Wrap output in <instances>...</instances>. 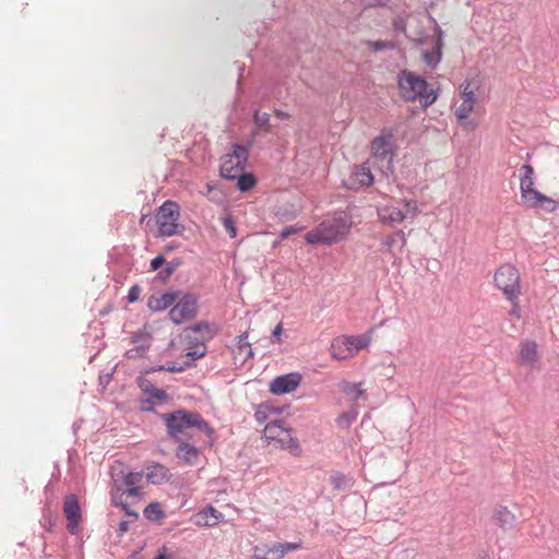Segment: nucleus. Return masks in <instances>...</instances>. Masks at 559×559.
<instances>
[{
    "instance_id": "f257e3e1",
    "label": "nucleus",
    "mask_w": 559,
    "mask_h": 559,
    "mask_svg": "<svg viewBox=\"0 0 559 559\" xmlns=\"http://www.w3.org/2000/svg\"><path fill=\"white\" fill-rule=\"evenodd\" d=\"M164 421L168 437L178 443L175 450V456L188 466L197 465L200 456V449L189 443L182 437L186 429L195 428L203 432L207 438V443L212 445L215 440V430L198 412L179 408L168 414H159Z\"/></svg>"
},
{
    "instance_id": "f03ea898",
    "label": "nucleus",
    "mask_w": 559,
    "mask_h": 559,
    "mask_svg": "<svg viewBox=\"0 0 559 559\" xmlns=\"http://www.w3.org/2000/svg\"><path fill=\"white\" fill-rule=\"evenodd\" d=\"M180 218V206L176 201L166 200L156 210L154 216L142 214L140 224L145 225V228L153 230L155 227L157 237H171L180 233L179 221Z\"/></svg>"
},
{
    "instance_id": "7ed1b4c3",
    "label": "nucleus",
    "mask_w": 559,
    "mask_h": 559,
    "mask_svg": "<svg viewBox=\"0 0 559 559\" xmlns=\"http://www.w3.org/2000/svg\"><path fill=\"white\" fill-rule=\"evenodd\" d=\"M399 87L404 91L403 97L408 102L420 100L424 107L431 106L438 98V91L430 88L428 82L407 70L399 74Z\"/></svg>"
},
{
    "instance_id": "20e7f679",
    "label": "nucleus",
    "mask_w": 559,
    "mask_h": 559,
    "mask_svg": "<svg viewBox=\"0 0 559 559\" xmlns=\"http://www.w3.org/2000/svg\"><path fill=\"white\" fill-rule=\"evenodd\" d=\"M493 284L507 300L518 299L521 295L520 272L512 264H503L495 272Z\"/></svg>"
},
{
    "instance_id": "39448f33",
    "label": "nucleus",
    "mask_w": 559,
    "mask_h": 559,
    "mask_svg": "<svg viewBox=\"0 0 559 559\" xmlns=\"http://www.w3.org/2000/svg\"><path fill=\"white\" fill-rule=\"evenodd\" d=\"M198 312V296L193 293H186L181 290L179 298L168 312V318L175 325H180L197 318Z\"/></svg>"
},
{
    "instance_id": "423d86ee",
    "label": "nucleus",
    "mask_w": 559,
    "mask_h": 559,
    "mask_svg": "<svg viewBox=\"0 0 559 559\" xmlns=\"http://www.w3.org/2000/svg\"><path fill=\"white\" fill-rule=\"evenodd\" d=\"M370 341L368 334L336 337L331 344V356L337 360L346 359L354 353L368 347Z\"/></svg>"
},
{
    "instance_id": "0eeeda50",
    "label": "nucleus",
    "mask_w": 559,
    "mask_h": 559,
    "mask_svg": "<svg viewBox=\"0 0 559 559\" xmlns=\"http://www.w3.org/2000/svg\"><path fill=\"white\" fill-rule=\"evenodd\" d=\"M218 326L215 322L199 321L183 329L182 335L185 340L195 346H204L218 334Z\"/></svg>"
},
{
    "instance_id": "6e6552de",
    "label": "nucleus",
    "mask_w": 559,
    "mask_h": 559,
    "mask_svg": "<svg viewBox=\"0 0 559 559\" xmlns=\"http://www.w3.org/2000/svg\"><path fill=\"white\" fill-rule=\"evenodd\" d=\"M326 237L334 239V243L341 240L352 227V217L346 212H338L332 219L323 221L320 223Z\"/></svg>"
},
{
    "instance_id": "1a4fd4ad",
    "label": "nucleus",
    "mask_w": 559,
    "mask_h": 559,
    "mask_svg": "<svg viewBox=\"0 0 559 559\" xmlns=\"http://www.w3.org/2000/svg\"><path fill=\"white\" fill-rule=\"evenodd\" d=\"M144 472H127L120 471L112 475L115 481V488L118 491L126 492L128 496H140V488L138 484H140L143 479Z\"/></svg>"
},
{
    "instance_id": "9d476101",
    "label": "nucleus",
    "mask_w": 559,
    "mask_h": 559,
    "mask_svg": "<svg viewBox=\"0 0 559 559\" xmlns=\"http://www.w3.org/2000/svg\"><path fill=\"white\" fill-rule=\"evenodd\" d=\"M301 382L299 372H289L275 377L270 382V392L274 395H285L295 391Z\"/></svg>"
},
{
    "instance_id": "9b49d317",
    "label": "nucleus",
    "mask_w": 559,
    "mask_h": 559,
    "mask_svg": "<svg viewBox=\"0 0 559 559\" xmlns=\"http://www.w3.org/2000/svg\"><path fill=\"white\" fill-rule=\"evenodd\" d=\"M63 512L67 518V528L71 535H75L79 532V525L82 519V511L79 503V499L75 495H68L64 498Z\"/></svg>"
},
{
    "instance_id": "f8f14e48",
    "label": "nucleus",
    "mask_w": 559,
    "mask_h": 559,
    "mask_svg": "<svg viewBox=\"0 0 559 559\" xmlns=\"http://www.w3.org/2000/svg\"><path fill=\"white\" fill-rule=\"evenodd\" d=\"M393 138V133L388 131L385 134L382 133L379 136H376L371 142V150L373 156L380 158L382 160H392L394 146L391 143Z\"/></svg>"
},
{
    "instance_id": "ddd939ff",
    "label": "nucleus",
    "mask_w": 559,
    "mask_h": 559,
    "mask_svg": "<svg viewBox=\"0 0 559 559\" xmlns=\"http://www.w3.org/2000/svg\"><path fill=\"white\" fill-rule=\"evenodd\" d=\"M535 170L531 164H524L520 168V192L522 201H530L534 192L538 190L534 188Z\"/></svg>"
},
{
    "instance_id": "4468645a",
    "label": "nucleus",
    "mask_w": 559,
    "mask_h": 559,
    "mask_svg": "<svg viewBox=\"0 0 559 559\" xmlns=\"http://www.w3.org/2000/svg\"><path fill=\"white\" fill-rule=\"evenodd\" d=\"M181 294L180 289H169L160 296L152 295L147 300V308L153 312H160L171 307Z\"/></svg>"
},
{
    "instance_id": "2eb2a0df",
    "label": "nucleus",
    "mask_w": 559,
    "mask_h": 559,
    "mask_svg": "<svg viewBox=\"0 0 559 559\" xmlns=\"http://www.w3.org/2000/svg\"><path fill=\"white\" fill-rule=\"evenodd\" d=\"M225 515L211 504L199 511L194 515V523L199 526L213 527L223 522Z\"/></svg>"
},
{
    "instance_id": "dca6fc26",
    "label": "nucleus",
    "mask_w": 559,
    "mask_h": 559,
    "mask_svg": "<svg viewBox=\"0 0 559 559\" xmlns=\"http://www.w3.org/2000/svg\"><path fill=\"white\" fill-rule=\"evenodd\" d=\"M146 479L153 485H162L170 481L173 474L168 467L158 462H151L146 466Z\"/></svg>"
},
{
    "instance_id": "f3484780",
    "label": "nucleus",
    "mask_w": 559,
    "mask_h": 559,
    "mask_svg": "<svg viewBox=\"0 0 559 559\" xmlns=\"http://www.w3.org/2000/svg\"><path fill=\"white\" fill-rule=\"evenodd\" d=\"M435 33L437 35V39H436L433 48L431 50H425L423 52L424 61L431 69H436L438 67V64L440 63V61L442 59V48H443V41H442L443 32H442V29L439 26H437L435 29Z\"/></svg>"
},
{
    "instance_id": "a211bd4d",
    "label": "nucleus",
    "mask_w": 559,
    "mask_h": 559,
    "mask_svg": "<svg viewBox=\"0 0 559 559\" xmlns=\"http://www.w3.org/2000/svg\"><path fill=\"white\" fill-rule=\"evenodd\" d=\"M523 203L530 209H540L547 213H554L559 206L558 201L547 197L540 191L534 192L530 201H524Z\"/></svg>"
},
{
    "instance_id": "6ab92c4d",
    "label": "nucleus",
    "mask_w": 559,
    "mask_h": 559,
    "mask_svg": "<svg viewBox=\"0 0 559 559\" xmlns=\"http://www.w3.org/2000/svg\"><path fill=\"white\" fill-rule=\"evenodd\" d=\"M397 242L401 246V250L407 243L406 235L402 229H399V230L394 231L393 234L383 237L381 240L382 248L385 249L389 253H391L392 257L394 258L393 264H395L396 261L399 260V258L396 257V254L393 250L394 246Z\"/></svg>"
},
{
    "instance_id": "aec40b11",
    "label": "nucleus",
    "mask_w": 559,
    "mask_h": 559,
    "mask_svg": "<svg viewBox=\"0 0 559 559\" xmlns=\"http://www.w3.org/2000/svg\"><path fill=\"white\" fill-rule=\"evenodd\" d=\"M285 431H292V427L284 419L271 420L263 429L264 437L273 441L280 440Z\"/></svg>"
},
{
    "instance_id": "412c9836",
    "label": "nucleus",
    "mask_w": 559,
    "mask_h": 559,
    "mask_svg": "<svg viewBox=\"0 0 559 559\" xmlns=\"http://www.w3.org/2000/svg\"><path fill=\"white\" fill-rule=\"evenodd\" d=\"M350 181L353 182L352 187H348L349 189L357 188L358 187H369L373 183L374 178L369 167L365 165H360L357 167L350 175Z\"/></svg>"
},
{
    "instance_id": "4be33fe9",
    "label": "nucleus",
    "mask_w": 559,
    "mask_h": 559,
    "mask_svg": "<svg viewBox=\"0 0 559 559\" xmlns=\"http://www.w3.org/2000/svg\"><path fill=\"white\" fill-rule=\"evenodd\" d=\"M283 412L284 407L274 406L269 401H265L254 406V419L258 424H263L271 415H278Z\"/></svg>"
},
{
    "instance_id": "5701e85b",
    "label": "nucleus",
    "mask_w": 559,
    "mask_h": 559,
    "mask_svg": "<svg viewBox=\"0 0 559 559\" xmlns=\"http://www.w3.org/2000/svg\"><path fill=\"white\" fill-rule=\"evenodd\" d=\"M276 442L282 450L288 451L293 456H301L302 449L300 447L299 440L293 435V430L285 431V436H282V438H280V440Z\"/></svg>"
},
{
    "instance_id": "b1692460",
    "label": "nucleus",
    "mask_w": 559,
    "mask_h": 559,
    "mask_svg": "<svg viewBox=\"0 0 559 559\" xmlns=\"http://www.w3.org/2000/svg\"><path fill=\"white\" fill-rule=\"evenodd\" d=\"M245 167V164L236 163L223 157L219 174L224 179L235 180L243 171Z\"/></svg>"
},
{
    "instance_id": "393cba45",
    "label": "nucleus",
    "mask_w": 559,
    "mask_h": 559,
    "mask_svg": "<svg viewBox=\"0 0 559 559\" xmlns=\"http://www.w3.org/2000/svg\"><path fill=\"white\" fill-rule=\"evenodd\" d=\"M474 108V104L462 102L461 105L455 110V116L461 123L466 129L474 130L476 128V122L469 118V114Z\"/></svg>"
},
{
    "instance_id": "a878e982",
    "label": "nucleus",
    "mask_w": 559,
    "mask_h": 559,
    "mask_svg": "<svg viewBox=\"0 0 559 559\" xmlns=\"http://www.w3.org/2000/svg\"><path fill=\"white\" fill-rule=\"evenodd\" d=\"M379 218L384 224L402 223L405 218L404 212L394 206H385L379 211Z\"/></svg>"
},
{
    "instance_id": "bb28decb",
    "label": "nucleus",
    "mask_w": 559,
    "mask_h": 559,
    "mask_svg": "<svg viewBox=\"0 0 559 559\" xmlns=\"http://www.w3.org/2000/svg\"><path fill=\"white\" fill-rule=\"evenodd\" d=\"M189 368H192L191 362L178 364L176 361H169L167 365H156L145 368L142 370V373H154L156 371L182 372Z\"/></svg>"
},
{
    "instance_id": "cd10ccee",
    "label": "nucleus",
    "mask_w": 559,
    "mask_h": 559,
    "mask_svg": "<svg viewBox=\"0 0 559 559\" xmlns=\"http://www.w3.org/2000/svg\"><path fill=\"white\" fill-rule=\"evenodd\" d=\"M493 519L497 522V524L503 528L508 530L511 528L514 525L515 516L508 510L507 507H498L495 510Z\"/></svg>"
},
{
    "instance_id": "c85d7f7f",
    "label": "nucleus",
    "mask_w": 559,
    "mask_h": 559,
    "mask_svg": "<svg viewBox=\"0 0 559 559\" xmlns=\"http://www.w3.org/2000/svg\"><path fill=\"white\" fill-rule=\"evenodd\" d=\"M305 239L307 243L310 245H328L331 246L334 243V239L331 237H326L324 230L322 229L321 224L313 230H310L306 234Z\"/></svg>"
},
{
    "instance_id": "c756f323",
    "label": "nucleus",
    "mask_w": 559,
    "mask_h": 559,
    "mask_svg": "<svg viewBox=\"0 0 559 559\" xmlns=\"http://www.w3.org/2000/svg\"><path fill=\"white\" fill-rule=\"evenodd\" d=\"M237 338H238V341H237V344L233 348V353L236 355L237 354L240 355V354L245 353V356L242 359V362H245L248 359L252 358L254 353H253V349H252L250 343L248 342V333L247 332L240 334Z\"/></svg>"
},
{
    "instance_id": "7c9ffc66",
    "label": "nucleus",
    "mask_w": 559,
    "mask_h": 559,
    "mask_svg": "<svg viewBox=\"0 0 559 559\" xmlns=\"http://www.w3.org/2000/svg\"><path fill=\"white\" fill-rule=\"evenodd\" d=\"M520 356L523 361L535 362L537 360V345L534 341H524L521 343Z\"/></svg>"
},
{
    "instance_id": "2f4dec72",
    "label": "nucleus",
    "mask_w": 559,
    "mask_h": 559,
    "mask_svg": "<svg viewBox=\"0 0 559 559\" xmlns=\"http://www.w3.org/2000/svg\"><path fill=\"white\" fill-rule=\"evenodd\" d=\"M235 180L240 192H248L257 186V177L252 173L242 171Z\"/></svg>"
},
{
    "instance_id": "473e14b6",
    "label": "nucleus",
    "mask_w": 559,
    "mask_h": 559,
    "mask_svg": "<svg viewBox=\"0 0 559 559\" xmlns=\"http://www.w3.org/2000/svg\"><path fill=\"white\" fill-rule=\"evenodd\" d=\"M183 261L180 258H175L170 261H166L165 266L158 271L156 275V280L160 282H166L178 267L182 265Z\"/></svg>"
},
{
    "instance_id": "72a5a7b5",
    "label": "nucleus",
    "mask_w": 559,
    "mask_h": 559,
    "mask_svg": "<svg viewBox=\"0 0 559 559\" xmlns=\"http://www.w3.org/2000/svg\"><path fill=\"white\" fill-rule=\"evenodd\" d=\"M358 409L356 407H350L348 411L343 412L335 419L336 426L342 429H348L353 423L357 419Z\"/></svg>"
},
{
    "instance_id": "f704fd0d",
    "label": "nucleus",
    "mask_w": 559,
    "mask_h": 559,
    "mask_svg": "<svg viewBox=\"0 0 559 559\" xmlns=\"http://www.w3.org/2000/svg\"><path fill=\"white\" fill-rule=\"evenodd\" d=\"M249 156V147L243 144L235 143L233 144V152L230 154H226L224 158L226 159H236V163H241L247 165Z\"/></svg>"
},
{
    "instance_id": "c9c22d12",
    "label": "nucleus",
    "mask_w": 559,
    "mask_h": 559,
    "mask_svg": "<svg viewBox=\"0 0 559 559\" xmlns=\"http://www.w3.org/2000/svg\"><path fill=\"white\" fill-rule=\"evenodd\" d=\"M57 518V514L51 510L50 506L46 503V506L43 508V514L40 520V524L44 527V530L49 533H53Z\"/></svg>"
},
{
    "instance_id": "e433bc0d",
    "label": "nucleus",
    "mask_w": 559,
    "mask_h": 559,
    "mask_svg": "<svg viewBox=\"0 0 559 559\" xmlns=\"http://www.w3.org/2000/svg\"><path fill=\"white\" fill-rule=\"evenodd\" d=\"M143 514L146 520L152 522H158L165 518V512L162 509L159 502L154 501L146 506L143 510Z\"/></svg>"
},
{
    "instance_id": "4c0bfd02",
    "label": "nucleus",
    "mask_w": 559,
    "mask_h": 559,
    "mask_svg": "<svg viewBox=\"0 0 559 559\" xmlns=\"http://www.w3.org/2000/svg\"><path fill=\"white\" fill-rule=\"evenodd\" d=\"M340 390L353 401H358L359 397L365 394L364 390L360 388V383H353L349 381H342L340 383Z\"/></svg>"
},
{
    "instance_id": "58836bf2",
    "label": "nucleus",
    "mask_w": 559,
    "mask_h": 559,
    "mask_svg": "<svg viewBox=\"0 0 559 559\" xmlns=\"http://www.w3.org/2000/svg\"><path fill=\"white\" fill-rule=\"evenodd\" d=\"M366 46L373 52L383 50H393L397 47V44L393 40H367Z\"/></svg>"
},
{
    "instance_id": "ea45409f",
    "label": "nucleus",
    "mask_w": 559,
    "mask_h": 559,
    "mask_svg": "<svg viewBox=\"0 0 559 559\" xmlns=\"http://www.w3.org/2000/svg\"><path fill=\"white\" fill-rule=\"evenodd\" d=\"M301 548V542L298 543H277L272 548V552H276L278 555V558L284 557L289 551H294Z\"/></svg>"
},
{
    "instance_id": "a19ab883",
    "label": "nucleus",
    "mask_w": 559,
    "mask_h": 559,
    "mask_svg": "<svg viewBox=\"0 0 559 559\" xmlns=\"http://www.w3.org/2000/svg\"><path fill=\"white\" fill-rule=\"evenodd\" d=\"M253 122L260 129L270 131V115L267 112H261L259 110H254Z\"/></svg>"
},
{
    "instance_id": "79ce46f5",
    "label": "nucleus",
    "mask_w": 559,
    "mask_h": 559,
    "mask_svg": "<svg viewBox=\"0 0 559 559\" xmlns=\"http://www.w3.org/2000/svg\"><path fill=\"white\" fill-rule=\"evenodd\" d=\"M146 373L140 372V374L135 378V383L139 386V389L143 392L144 395H147L155 385L153 382L145 378Z\"/></svg>"
},
{
    "instance_id": "37998d69",
    "label": "nucleus",
    "mask_w": 559,
    "mask_h": 559,
    "mask_svg": "<svg viewBox=\"0 0 559 559\" xmlns=\"http://www.w3.org/2000/svg\"><path fill=\"white\" fill-rule=\"evenodd\" d=\"M202 347L203 349L201 350L189 348L188 352L186 353L187 359L183 362H191L192 367H195V360L204 357L207 353L206 344H204V346Z\"/></svg>"
},
{
    "instance_id": "c03bdc74",
    "label": "nucleus",
    "mask_w": 559,
    "mask_h": 559,
    "mask_svg": "<svg viewBox=\"0 0 559 559\" xmlns=\"http://www.w3.org/2000/svg\"><path fill=\"white\" fill-rule=\"evenodd\" d=\"M147 396L154 401V403L164 404L170 400V396L163 389L154 388Z\"/></svg>"
},
{
    "instance_id": "a18cd8bd",
    "label": "nucleus",
    "mask_w": 559,
    "mask_h": 559,
    "mask_svg": "<svg viewBox=\"0 0 559 559\" xmlns=\"http://www.w3.org/2000/svg\"><path fill=\"white\" fill-rule=\"evenodd\" d=\"M148 348H150L148 343H146V344L141 343L140 345L135 346L134 348L127 350L126 356L129 359H135V358L141 357L142 353L147 350Z\"/></svg>"
},
{
    "instance_id": "49530a36",
    "label": "nucleus",
    "mask_w": 559,
    "mask_h": 559,
    "mask_svg": "<svg viewBox=\"0 0 559 559\" xmlns=\"http://www.w3.org/2000/svg\"><path fill=\"white\" fill-rule=\"evenodd\" d=\"M139 408L143 413H153L159 417L160 413H157V411L155 409L154 401L152 399H150L148 396L146 399L141 400Z\"/></svg>"
},
{
    "instance_id": "de8ad7c7",
    "label": "nucleus",
    "mask_w": 559,
    "mask_h": 559,
    "mask_svg": "<svg viewBox=\"0 0 559 559\" xmlns=\"http://www.w3.org/2000/svg\"><path fill=\"white\" fill-rule=\"evenodd\" d=\"M393 29L397 33H402L405 35V37L409 38L407 35V27H406V21L405 19L401 16H396L392 21Z\"/></svg>"
},
{
    "instance_id": "09e8293b",
    "label": "nucleus",
    "mask_w": 559,
    "mask_h": 559,
    "mask_svg": "<svg viewBox=\"0 0 559 559\" xmlns=\"http://www.w3.org/2000/svg\"><path fill=\"white\" fill-rule=\"evenodd\" d=\"M152 338V335L148 332L145 331H138L132 333L130 341L133 344H138L141 342H148Z\"/></svg>"
},
{
    "instance_id": "8fccbe9b",
    "label": "nucleus",
    "mask_w": 559,
    "mask_h": 559,
    "mask_svg": "<svg viewBox=\"0 0 559 559\" xmlns=\"http://www.w3.org/2000/svg\"><path fill=\"white\" fill-rule=\"evenodd\" d=\"M141 287L139 285H133L130 287L128 295H127V301L129 304H133L139 300L140 294H141Z\"/></svg>"
},
{
    "instance_id": "3c124183",
    "label": "nucleus",
    "mask_w": 559,
    "mask_h": 559,
    "mask_svg": "<svg viewBox=\"0 0 559 559\" xmlns=\"http://www.w3.org/2000/svg\"><path fill=\"white\" fill-rule=\"evenodd\" d=\"M224 227L231 238L236 237L237 227H236L234 219L230 216H227L224 218Z\"/></svg>"
},
{
    "instance_id": "603ef678",
    "label": "nucleus",
    "mask_w": 559,
    "mask_h": 559,
    "mask_svg": "<svg viewBox=\"0 0 559 559\" xmlns=\"http://www.w3.org/2000/svg\"><path fill=\"white\" fill-rule=\"evenodd\" d=\"M166 263V259L163 254L154 257L150 262V269L152 271L162 270V266Z\"/></svg>"
},
{
    "instance_id": "864d4df0",
    "label": "nucleus",
    "mask_w": 559,
    "mask_h": 559,
    "mask_svg": "<svg viewBox=\"0 0 559 559\" xmlns=\"http://www.w3.org/2000/svg\"><path fill=\"white\" fill-rule=\"evenodd\" d=\"M331 483L335 489H342L346 484V477L343 474L337 473L331 477Z\"/></svg>"
},
{
    "instance_id": "5fc2aeb1",
    "label": "nucleus",
    "mask_w": 559,
    "mask_h": 559,
    "mask_svg": "<svg viewBox=\"0 0 559 559\" xmlns=\"http://www.w3.org/2000/svg\"><path fill=\"white\" fill-rule=\"evenodd\" d=\"M300 229L301 227H297L295 225L285 226L280 233V238L286 239L289 236L297 234Z\"/></svg>"
},
{
    "instance_id": "6e6d98bb",
    "label": "nucleus",
    "mask_w": 559,
    "mask_h": 559,
    "mask_svg": "<svg viewBox=\"0 0 559 559\" xmlns=\"http://www.w3.org/2000/svg\"><path fill=\"white\" fill-rule=\"evenodd\" d=\"M462 102L474 104L476 102V95L474 91L468 90V85L462 91Z\"/></svg>"
},
{
    "instance_id": "4d7b16f0",
    "label": "nucleus",
    "mask_w": 559,
    "mask_h": 559,
    "mask_svg": "<svg viewBox=\"0 0 559 559\" xmlns=\"http://www.w3.org/2000/svg\"><path fill=\"white\" fill-rule=\"evenodd\" d=\"M124 493L126 492L118 491L117 489H116V491H111V503H112V506L121 508V504H127V502L122 500V496Z\"/></svg>"
},
{
    "instance_id": "13d9d810",
    "label": "nucleus",
    "mask_w": 559,
    "mask_h": 559,
    "mask_svg": "<svg viewBox=\"0 0 559 559\" xmlns=\"http://www.w3.org/2000/svg\"><path fill=\"white\" fill-rule=\"evenodd\" d=\"M511 302V309L509 311V314L511 317H514L516 319H521V307H520V304H519V298L518 299H513V300H509Z\"/></svg>"
},
{
    "instance_id": "bf43d9fd",
    "label": "nucleus",
    "mask_w": 559,
    "mask_h": 559,
    "mask_svg": "<svg viewBox=\"0 0 559 559\" xmlns=\"http://www.w3.org/2000/svg\"><path fill=\"white\" fill-rule=\"evenodd\" d=\"M112 373H114V371L107 372V373H102V374L98 376V384L103 389H106L107 385L110 383L111 378H112Z\"/></svg>"
},
{
    "instance_id": "052dcab7",
    "label": "nucleus",
    "mask_w": 559,
    "mask_h": 559,
    "mask_svg": "<svg viewBox=\"0 0 559 559\" xmlns=\"http://www.w3.org/2000/svg\"><path fill=\"white\" fill-rule=\"evenodd\" d=\"M403 202H404L405 211L407 213H411L412 215H416V213L418 211V206H417L416 201H414V200H403Z\"/></svg>"
},
{
    "instance_id": "680f3d73",
    "label": "nucleus",
    "mask_w": 559,
    "mask_h": 559,
    "mask_svg": "<svg viewBox=\"0 0 559 559\" xmlns=\"http://www.w3.org/2000/svg\"><path fill=\"white\" fill-rule=\"evenodd\" d=\"M121 509L124 512V515L131 518L132 521H136L139 519V513L133 511L128 503L121 504Z\"/></svg>"
},
{
    "instance_id": "e2e57ef3",
    "label": "nucleus",
    "mask_w": 559,
    "mask_h": 559,
    "mask_svg": "<svg viewBox=\"0 0 559 559\" xmlns=\"http://www.w3.org/2000/svg\"><path fill=\"white\" fill-rule=\"evenodd\" d=\"M282 332H283V325L282 323H278L274 330L272 331V334H271V342L272 343H275L276 341H280V337L282 335Z\"/></svg>"
},
{
    "instance_id": "0e129e2a",
    "label": "nucleus",
    "mask_w": 559,
    "mask_h": 559,
    "mask_svg": "<svg viewBox=\"0 0 559 559\" xmlns=\"http://www.w3.org/2000/svg\"><path fill=\"white\" fill-rule=\"evenodd\" d=\"M390 0H371L365 7L366 8H385L388 7Z\"/></svg>"
},
{
    "instance_id": "69168bd1",
    "label": "nucleus",
    "mask_w": 559,
    "mask_h": 559,
    "mask_svg": "<svg viewBox=\"0 0 559 559\" xmlns=\"http://www.w3.org/2000/svg\"><path fill=\"white\" fill-rule=\"evenodd\" d=\"M274 116L280 120H286L290 118V115L282 109L275 108Z\"/></svg>"
},
{
    "instance_id": "338daca9",
    "label": "nucleus",
    "mask_w": 559,
    "mask_h": 559,
    "mask_svg": "<svg viewBox=\"0 0 559 559\" xmlns=\"http://www.w3.org/2000/svg\"><path fill=\"white\" fill-rule=\"evenodd\" d=\"M153 559H171V558H170V557H169V555L167 554V549H166V547H165V546H163L162 548H159V549L157 550V554H156V556H155Z\"/></svg>"
},
{
    "instance_id": "774afa93",
    "label": "nucleus",
    "mask_w": 559,
    "mask_h": 559,
    "mask_svg": "<svg viewBox=\"0 0 559 559\" xmlns=\"http://www.w3.org/2000/svg\"><path fill=\"white\" fill-rule=\"evenodd\" d=\"M128 530H129V521H127V520L121 521L118 525V534L121 536L124 533H127Z\"/></svg>"
}]
</instances>
